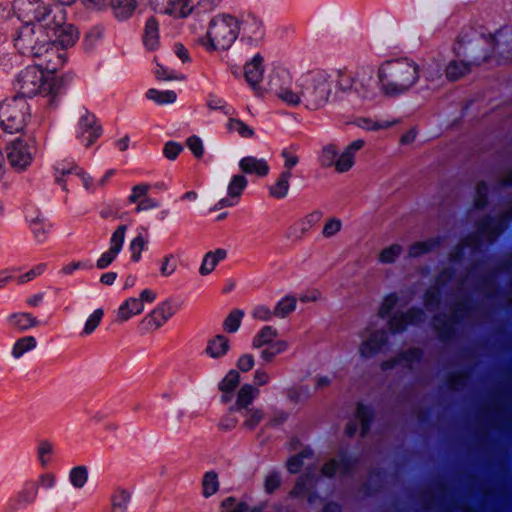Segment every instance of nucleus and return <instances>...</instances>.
Segmentation results:
<instances>
[{"label": "nucleus", "instance_id": "f8f14e48", "mask_svg": "<svg viewBox=\"0 0 512 512\" xmlns=\"http://www.w3.org/2000/svg\"><path fill=\"white\" fill-rule=\"evenodd\" d=\"M54 176L56 182L61 184L64 190L67 189V184L73 183L75 179H79L87 190L94 188L92 178L72 161L57 162Z\"/></svg>", "mask_w": 512, "mask_h": 512}, {"label": "nucleus", "instance_id": "3c124183", "mask_svg": "<svg viewBox=\"0 0 512 512\" xmlns=\"http://www.w3.org/2000/svg\"><path fill=\"white\" fill-rule=\"evenodd\" d=\"M356 72L350 73L347 71H339L337 79H334V86L336 85L339 91L348 92L354 90Z\"/></svg>", "mask_w": 512, "mask_h": 512}, {"label": "nucleus", "instance_id": "7ed1b4c3", "mask_svg": "<svg viewBox=\"0 0 512 512\" xmlns=\"http://www.w3.org/2000/svg\"><path fill=\"white\" fill-rule=\"evenodd\" d=\"M380 92L389 98L410 91L419 81L420 67L412 59L401 57L383 62L377 70Z\"/></svg>", "mask_w": 512, "mask_h": 512}, {"label": "nucleus", "instance_id": "774afa93", "mask_svg": "<svg viewBox=\"0 0 512 512\" xmlns=\"http://www.w3.org/2000/svg\"><path fill=\"white\" fill-rule=\"evenodd\" d=\"M342 229V221L339 218H328L323 226L322 235L325 238L335 236Z\"/></svg>", "mask_w": 512, "mask_h": 512}, {"label": "nucleus", "instance_id": "58836bf2", "mask_svg": "<svg viewBox=\"0 0 512 512\" xmlns=\"http://www.w3.org/2000/svg\"><path fill=\"white\" fill-rule=\"evenodd\" d=\"M278 336V331L272 326L262 327L254 336L252 341L253 348L260 349L275 342Z\"/></svg>", "mask_w": 512, "mask_h": 512}, {"label": "nucleus", "instance_id": "13d9d810", "mask_svg": "<svg viewBox=\"0 0 512 512\" xmlns=\"http://www.w3.org/2000/svg\"><path fill=\"white\" fill-rule=\"evenodd\" d=\"M240 382V375L236 370H230L219 383L221 392H234Z\"/></svg>", "mask_w": 512, "mask_h": 512}, {"label": "nucleus", "instance_id": "c756f323", "mask_svg": "<svg viewBox=\"0 0 512 512\" xmlns=\"http://www.w3.org/2000/svg\"><path fill=\"white\" fill-rule=\"evenodd\" d=\"M473 64L474 62L451 60L445 68L446 78L449 81H457L465 77L471 72Z\"/></svg>", "mask_w": 512, "mask_h": 512}, {"label": "nucleus", "instance_id": "8fccbe9b", "mask_svg": "<svg viewBox=\"0 0 512 512\" xmlns=\"http://www.w3.org/2000/svg\"><path fill=\"white\" fill-rule=\"evenodd\" d=\"M402 252L403 247L400 244L394 243L380 251L378 260L382 264H391L397 260Z\"/></svg>", "mask_w": 512, "mask_h": 512}, {"label": "nucleus", "instance_id": "20e7f679", "mask_svg": "<svg viewBox=\"0 0 512 512\" xmlns=\"http://www.w3.org/2000/svg\"><path fill=\"white\" fill-rule=\"evenodd\" d=\"M15 91L19 97H34L41 95L47 98L49 106H55L57 98L62 93V81L54 76L46 74L38 66H27L16 76L13 83Z\"/></svg>", "mask_w": 512, "mask_h": 512}, {"label": "nucleus", "instance_id": "39448f33", "mask_svg": "<svg viewBox=\"0 0 512 512\" xmlns=\"http://www.w3.org/2000/svg\"><path fill=\"white\" fill-rule=\"evenodd\" d=\"M12 9L24 23L20 30L32 27L35 30L34 34L66 20V11L62 5L42 0H14Z\"/></svg>", "mask_w": 512, "mask_h": 512}, {"label": "nucleus", "instance_id": "a878e982", "mask_svg": "<svg viewBox=\"0 0 512 512\" xmlns=\"http://www.w3.org/2000/svg\"><path fill=\"white\" fill-rule=\"evenodd\" d=\"M263 57L260 54H256L251 61L247 62L244 66V76L246 81L255 87L262 80L264 66Z\"/></svg>", "mask_w": 512, "mask_h": 512}, {"label": "nucleus", "instance_id": "423d86ee", "mask_svg": "<svg viewBox=\"0 0 512 512\" xmlns=\"http://www.w3.org/2000/svg\"><path fill=\"white\" fill-rule=\"evenodd\" d=\"M236 27L237 15L219 12L210 18L206 34L199 43L209 53L227 51L238 38Z\"/></svg>", "mask_w": 512, "mask_h": 512}, {"label": "nucleus", "instance_id": "6ab92c4d", "mask_svg": "<svg viewBox=\"0 0 512 512\" xmlns=\"http://www.w3.org/2000/svg\"><path fill=\"white\" fill-rule=\"evenodd\" d=\"M424 320V312L418 308H411L405 313H395L389 320L388 326L393 333L404 331L408 325H418Z\"/></svg>", "mask_w": 512, "mask_h": 512}, {"label": "nucleus", "instance_id": "c9c22d12", "mask_svg": "<svg viewBox=\"0 0 512 512\" xmlns=\"http://www.w3.org/2000/svg\"><path fill=\"white\" fill-rule=\"evenodd\" d=\"M292 172L282 171L276 183L269 188V194L275 199H283L288 195Z\"/></svg>", "mask_w": 512, "mask_h": 512}, {"label": "nucleus", "instance_id": "a18cd8bd", "mask_svg": "<svg viewBox=\"0 0 512 512\" xmlns=\"http://www.w3.org/2000/svg\"><path fill=\"white\" fill-rule=\"evenodd\" d=\"M69 481L76 489H81L88 481V469L84 465L73 467L69 472Z\"/></svg>", "mask_w": 512, "mask_h": 512}, {"label": "nucleus", "instance_id": "4468645a", "mask_svg": "<svg viewBox=\"0 0 512 512\" xmlns=\"http://www.w3.org/2000/svg\"><path fill=\"white\" fill-rule=\"evenodd\" d=\"M127 231L126 225H120L113 232L110 238V247L107 251L102 253L96 261V267L98 269L107 268L116 259L120 251L122 250L125 235Z\"/></svg>", "mask_w": 512, "mask_h": 512}, {"label": "nucleus", "instance_id": "1a4fd4ad", "mask_svg": "<svg viewBox=\"0 0 512 512\" xmlns=\"http://www.w3.org/2000/svg\"><path fill=\"white\" fill-rule=\"evenodd\" d=\"M236 28L241 41L251 46H258L265 37L263 19L251 11L241 12L237 16Z\"/></svg>", "mask_w": 512, "mask_h": 512}, {"label": "nucleus", "instance_id": "2eb2a0df", "mask_svg": "<svg viewBox=\"0 0 512 512\" xmlns=\"http://www.w3.org/2000/svg\"><path fill=\"white\" fill-rule=\"evenodd\" d=\"M101 133L102 129L97 124L96 117L85 112L78 122L77 138L88 148L100 137Z\"/></svg>", "mask_w": 512, "mask_h": 512}, {"label": "nucleus", "instance_id": "e2e57ef3", "mask_svg": "<svg viewBox=\"0 0 512 512\" xmlns=\"http://www.w3.org/2000/svg\"><path fill=\"white\" fill-rule=\"evenodd\" d=\"M150 189L151 185L148 183H140L134 185L131 189V194L127 198L128 202L131 204H137L139 201H141L144 197L148 195Z\"/></svg>", "mask_w": 512, "mask_h": 512}, {"label": "nucleus", "instance_id": "864d4df0", "mask_svg": "<svg viewBox=\"0 0 512 512\" xmlns=\"http://www.w3.org/2000/svg\"><path fill=\"white\" fill-rule=\"evenodd\" d=\"M226 127L230 132H236L243 138H251L254 136V130L240 119L230 118Z\"/></svg>", "mask_w": 512, "mask_h": 512}, {"label": "nucleus", "instance_id": "338daca9", "mask_svg": "<svg viewBox=\"0 0 512 512\" xmlns=\"http://www.w3.org/2000/svg\"><path fill=\"white\" fill-rule=\"evenodd\" d=\"M281 156L284 160V171H290L299 163V156L294 147H288L282 150Z\"/></svg>", "mask_w": 512, "mask_h": 512}, {"label": "nucleus", "instance_id": "5fc2aeb1", "mask_svg": "<svg viewBox=\"0 0 512 512\" xmlns=\"http://www.w3.org/2000/svg\"><path fill=\"white\" fill-rule=\"evenodd\" d=\"M421 356V351L419 349L413 348L402 354L398 359L383 362L382 368L384 370L390 369L395 366L396 362L400 361H405L410 366L413 362L418 361Z\"/></svg>", "mask_w": 512, "mask_h": 512}, {"label": "nucleus", "instance_id": "f3484780", "mask_svg": "<svg viewBox=\"0 0 512 512\" xmlns=\"http://www.w3.org/2000/svg\"><path fill=\"white\" fill-rule=\"evenodd\" d=\"M323 217V212L320 210H314L300 219H298L293 225H291L286 236L289 239H302L316 224H318Z\"/></svg>", "mask_w": 512, "mask_h": 512}, {"label": "nucleus", "instance_id": "dca6fc26", "mask_svg": "<svg viewBox=\"0 0 512 512\" xmlns=\"http://www.w3.org/2000/svg\"><path fill=\"white\" fill-rule=\"evenodd\" d=\"M353 91L363 99H375L377 91L373 72L369 67H360L357 69Z\"/></svg>", "mask_w": 512, "mask_h": 512}, {"label": "nucleus", "instance_id": "7c9ffc66", "mask_svg": "<svg viewBox=\"0 0 512 512\" xmlns=\"http://www.w3.org/2000/svg\"><path fill=\"white\" fill-rule=\"evenodd\" d=\"M229 349V339L223 335H216L208 341L205 352L209 357L218 359L225 356Z\"/></svg>", "mask_w": 512, "mask_h": 512}, {"label": "nucleus", "instance_id": "a211bd4d", "mask_svg": "<svg viewBox=\"0 0 512 512\" xmlns=\"http://www.w3.org/2000/svg\"><path fill=\"white\" fill-rule=\"evenodd\" d=\"M156 10L175 18L187 17L193 9L192 0H150Z\"/></svg>", "mask_w": 512, "mask_h": 512}, {"label": "nucleus", "instance_id": "79ce46f5", "mask_svg": "<svg viewBox=\"0 0 512 512\" xmlns=\"http://www.w3.org/2000/svg\"><path fill=\"white\" fill-rule=\"evenodd\" d=\"M288 349V343L286 340L279 339L275 342L265 346L261 350V358L265 362H272L276 356L284 353Z\"/></svg>", "mask_w": 512, "mask_h": 512}, {"label": "nucleus", "instance_id": "aec40b11", "mask_svg": "<svg viewBox=\"0 0 512 512\" xmlns=\"http://www.w3.org/2000/svg\"><path fill=\"white\" fill-rule=\"evenodd\" d=\"M365 145L366 142L363 139H356L352 141L341 154L337 155L334 165L335 170L338 173H345L349 171L355 164L357 152H359Z\"/></svg>", "mask_w": 512, "mask_h": 512}, {"label": "nucleus", "instance_id": "680f3d73", "mask_svg": "<svg viewBox=\"0 0 512 512\" xmlns=\"http://www.w3.org/2000/svg\"><path fill=\"white\" fill-rule=\"evenodd\" d=\"M245 420L243 426L247 429L253 430L264 418V413L261 409L252 408L248 409L244 414Z\"/></svg>", "mask_w": 512, "mask_h": 512}, {"label": "nucleus", "instance_id": "b1692460", "mask_svg": "<svg viewBox=\"0 0 512 512\" xmlns=\"http://www.w3.org/2000/svg\"><path fill=\"white\" fill-rule=\"evenodd\" d=\"M240 170L243 173L265 177L269 174L270 166L263 158H256L254 156L243 157L239 161Z\"/></svg>", "mask_w": 512, "mask_h": 512}, {"label": "nucleus", "instance_id": "ddd939ff", "mask_svg": "<svg viewBox=\"0 0 512 512\" xmlns=\"http://www.w3.org/2000/svg\"><path fill=\"white\" fill-rule=\"evenodd\" d=\"M359 353L364 358L379 353L388 342V333L384 329H375L373 325L367 326L361 333Z\"/></svg>", "mask_w": 512, "mask_h": 512}, {"label": "nucleus", "instance_id": "412c9836", "mask_svg": "<svg viewBox=\"0 0 512 512\" xmlns=\"http://www.w3.org/2000/svg\"><path fill=\"white\" fill-rule=\"evenodd\" d=\"M246 186L247 180L243 175H234L228 185V197L219 200L215 205V209H223L237 205Z\"/></svg>", "mask_w": 512, "mask_h": 512}, {"label": "nucleus", "instance_id": "49530a36", "mask_svg": "<svg viewBox=\"0 0 512 512\" xmlns=\"http://www.w3.org/2000/svg\"><path fill=\"white\" fill-rule=\"evenodd\" d=\"M439 245L438 239H429L427 241H419L410 245L408 249L409 257L415 258L424 255Z\"/></svg>", "mask_w": 512, "mask_h": 512}, {"label": "nucleus", "instance_id": "4be33fe9", "mask_svg": "<svg viewBox=\"0 0 512 512\" xmlns=\"http://www.w3.org/2000/svg\"><path fill=\"white\" fill-rule=\"evenodd\" d=\"M458 281L455 280V274L451 269L442 271L436 281L437 286L429 288L425 293L424 305L427 309H432L439 303V289L446 284L453 286Z\"/></svg>", "mask_w": 512, "mask_h": 512}, {"label": "nucleus", "instance_id": "69168bd1", "mask_svg": "<svg viewBox=\"0 0 512 512\" xmlns=\"http://www.w3.org/2000/svg\"><path fill=\"white\" fill-rule=\"evenodd\" d=\"M311 456H312L311 450L304 449L298 455L291 457L287 461V469L291 473H298L300 471V468L302 467V465L304 463L303 460L305 458H308V457H311Z\"/></svg>", "mask_w": 512, "mask_h": 512}, {"label": "nucleus", "instance_id": "0eeeda50", "mask_svg": "<svg viewBox=\"0 0 512 512\" xmlns=\"http://www.w3.org/2000/svg\"><path fill=\"white\" fill-rule=\"evenodd\" d=\"M29 117V105L23 97L14 96L0 104V124L8 133L22 131Z\"/></svg>", "mask_w": 512, "mask_h": 512}, {"label": "nucleus", "instance_id": "f03ea898", "mask_svg": "<svg viewBox=\"0 0 512 512\" xmlns=\"http://www.w3.org/2000/svg\"><path fill=\"white\" fill-rule=\"evenodd\" d=\"M32 27L19 30L15 38V47L23 55L44 58L46 69L56 71L66 62V54L58 50L72 47L79 38L78 30L72 25L63 23L53 24L49 29L34 34Z\"/></svg>", "mask_w": 512, "mask_h": 512}, {"label": "nucleus", "instance_id": "6e6d98bb", "mask_svg": "<svg viewBox=\"0 0 512 512\" xmlns=\"http://www.w3.org/2000/svg\"><path fill=\"white\" fill-rule=\"evenodd\" d=\"M244 316V312L239 309H235L230 312V314L226 317L223 323L224 330L228 333L236 332L240 325L242 318Z\"/></svg>", "mask_w": 512, "mask_h": 512}, {"label": "nucleus", "instance_id": "6e6552de", "mask_svg": "<svg viewBox=\"0 0 512 512\" xmlns=\"http://www.w3.org/2000/svg\"><path fill=\"white\" fill-rule=\"evenodd\" d=\"M510 220H512V208H509L497 218L488 217L479 221L477 223V235L467 237L459 249L464 246L477 249L479 242L483 240L489 243L493 242L507 228Z\"/></svg>", "mask_w": 512, "mask_h": 512}, {"label": "nucleus", "instance_id": "72a5a7b5", "mask_svg": "<svg viewBox=\"0 0 512 512\" xmlns=\"http://www.w3.org/2000/svg\"><path fill=\"white\" fill-rule=\"evenodd\" d=\"M143 42L149 50H155L159 45V23L154 17H150L146 21Z\"/></svg>", "mask_w": 512, "mask_h": 512}, {"label": "nucleus", "instance_id": "f704fd0d", "mask_svg": "<svg viewBox=\"0 0 512 512\" xmlns=\"http://www.w3.org/2000/svg\"><path fill=\"white\" fill-rule=\"evenodd\" d=\"M26 218L35 239L40 243L44 242L47 239L51 225L41 215L35 217L27 215Z\"/></svg>", "mask_w": 512, "mask_h": 512}, {"label": "nucleus", "instance_id": "4d7b16f0", "mask_svg": "<svg viewBox=\"0 0 512 512\" xmlns=\"http://www.w3.org/2000/svg\"><path fill=\"white\" fill-rule=\"evenodd\" d=\"M148 241L142 235H137L134 237L130 244L129 250L131 252V260L133 262H139L141 259L142 251H144L147 247Z\"/></svg>", "mask_w": 512, "mask_h": 512}, {"label": "nucleus", "instance_id": "ea45409f", "mask_svg": "<svg viewBox=\"0 0 512 512\" xmlns=\"http://www.w3.org/2000/svg\"><path fill=\"white\" fill-rule=\"evenodd\" d=\"M314 486L313 477L306 475L305 477H301L295 487L293 488L291 494L295 497H306L310 503L313 502L314 496L311 489Z\"/></svg>", "mask_w": 512, "mask_h": 512}, {"label": "nucleus", "instance_id": "2f4dec72", "mask_svg": "<svg viewBox=\"0 0 512 512\" xmlns=\"http://www.w3.org/2000/svg\"><path fill=\"white\" fill-rule=\"evenodd\" d=\"M144 310V305L141 303V300L137 298L131 297L128 298L117 311V321L125 322L129 320L131 317L142 313Z\"/></svg>", "mask_w": 512, "mask_h": 512}, {"label": "nucleus", "instance_id": "393cba45", "mask_svg": "<svg viewBox=\"0 0 512 512\" xmlns=\"http://www.w3.org/2000/svg\"><path fill=\"white\" fill-rule=\"evenodd\" d=\"M7 324L18 332H25L40 325V321L28 312H15L10 314Z\"/></svg>", "mask_w": 512, "mask_h": 512}, {"label": "nucleus", "instance_id": "473e14b6", "mask_svg": "<svg viewBox=\"0 0 512 512\" xmlns=\"http://www.w3.org/2000/svg\"><path fill=\"white\" fill-rule=\"evenodd\" d=\"M131 501V493L124 488L117 487L110 496V512H127Z\"/></svg>", "mask_w": 512, "mask_h": 512}, {"label": "nucleus", "instance_id": "603ef678", "mask_svg": "<svg viewBox=\"0 0 512 512\" xmlns=\"http://www.w3.org/2000/svg\"><path fill=\"white\" fill-rule=\"evenodd\" d=\"M338 155V148L335 144L325 145L320 153L319 162L322 167H332L335 165Z\"/></svg>", "mask_w": 512, "mask_h": 512}, {"label": "nucleus", "instance_id": "9d476101", "mask_svg": "<svg viewBox=\"0 0 512 512\" xmlns=\"http://www.w3.org/2000/svg\"><path fill=\"white\" fill-rule=\"evenodd\" d=\"M36 151L34 139L17 138L7 146V158L14 169L23 171L31 165Z\"/></svg>", "mask_w": 512, "mask_h": 512}, {"label": "nucleus", "instance_id": "0e129e2a", "mask_svg": "<svg viewBox=\"0 0 512 512\" xmlns=\"http://www.w3.org/2000/svg\"><path fill=\"white\" fill-rule=\"evenodd\" d=\"M398 303V296L395 293L388 294L384 297L378 315L381 318H386Z\"/></svg>", "mask_w": 512, "mask_h": 512}, {"label": "nucleus", "instance_id": "09e8293b", "mask_svg": "<svg viewBox=\"0 0 512 512\" xmlns=\"http://www.w3.org/2000/svg\"><path fill=\"white\" fill-rule=\"evenodd\" d=\"M297 300L293 296L282 298L274 308V315L278 318H284L296 309Z\"/></svg>", "mask_w": 512, "mask_h": 512}, {"label": "nucleus", "instance_id": "cd10ccee", "mask_svg": "<svg viewBox=\"0 0 512 512\" xmlns=\"http://www.w3.org/2000/svg\"><path fill=\"white\" fill-rule=\"evenodd\" d=\"M56 448L55 445L47 439L38 441L36 446L37 461L42 469L50 466L55 458Z\"/></svg>", "mask_w": 512, "mask_h": 512}, {"label": "nucleus", "instance_id": "a19ab883", "mask_svg": "<svg viewBox=\"0 0 512 512\" xmlns=\"http://www.w3.org/2000/svg\"><path fill=\"white\" fill-rule=\"evenodd\" d=\"M37 346V340L34 336H24L19 338L12 346L11 354L15 359L21 358L25 353L33 350Z\"/></svg>", "mask_w": 512, "mask_h": 512}, {"label": "nucleus", "instance_id": "4c0bfd02", "mask_svg": "<svg viewBox=\"0 0 512 512\" xmlns=\"http://www.w3.org/2000/svg\"><path fill=\"white\" fill-rule=\"evenodd\" d=\"M111 8L116 18L125 20L129 18L137 7L136 0H111Z\"/></svg>", "mask_w": 512, "mask_h": 512}, {"label": "nucleus", "instance_id": "c85d7f7f", "mask_svg": "<svg viewBox=\"0 0 512 512\" xmlns=\"http://www.w3.org/2000/svg\"><path fill=\"white\" fill-rule=\"evenodd\" d=\"M227 257V251L223 248H217L213 251L207 252L202 260L199 268V273L206 276L214 271L216 266Z\"/></svg>", "mask_w": 512, "mask_h": 512}, {"label": "nucleus", "instance_id": "e433bc0d", "mask_svg": "<svg viewBox=\"0 0 512 512\" xmlns=\"http://www.w3.org/2000/svg\"><path fill=\"white\" fill-rule=\"evenodd\" d=\"M259 395V390L251 384H244L238 391L235 403L236 410L247 408Z\"/></svg>", "mask_w": 512, "mask_h": 512}, {"label": "nucleus", "instance_id": "f257e3e1", "mask_svg": "<svg viewBox=\"0 0 512 512\" xmlns=\"http://www.w3.org/2000/svg\"><path fill=\"white\" fill-rule=\"evenodd\" d=\"M334 82L324 70L308 71L293 81L288 70L276 68L270 73L267 86L270 93L288 106L318 110L330 101Z\"/></svg>", "mask_w": 512, "mask_h": 512}, {"label": "nucleus", "instance_id": "5701e85b", "mask_svg": "<svg viewBox=\"0 0 512 512\" xmlns=\"http://www.w3.org/2000/svg\"><path fill=\"white\" fill-rule=\"evenodd\" d=\"M38 484L34 480H27L21 490L11 499L13 509L25 508L32 505L38 497Z\"/></svg>", "mask_w": 512, "mask_h": 512}, {"label": "nucleus", "instance_id": "bb28decb", "mask_svg": "<svg viewBox=\"0 0 512 512\" xmlns=\"http://www.w3.org/2000/svg\"><path fill=\"white\" fill-rule=\"evenodd\" d=\"M354 468V462L346 457L340 455L339 459H331L322 468V474L327 477H332L336 473L347 474Z\"/></svg>", "mask_w": 512, "mask_h": 512}, {"label": "nucleus", "instance_id": "bf43d9fd", "mask_svg": "<svg viewBox=\"0 0 512 512\" xmlns=\"http://www.w3.org/2000/svg\"><path fill=\"white\" fill-rule=\"evenodd\" d=\"M103 316L104 311L102 309L99 308L94 310V312L86 320L81 335L87 336L92 334L101 323Z\"/></svg>", "mask_w": 512, "mask_h": 512}, {"label": "nucleus", "instance_id": "9b49d317", "mask_svg": "<svg viewBox=\"0 0 512 512\" xmlns=\"http://www.w3.org/2000/svg\"><path fill=\"white\" fill-rule=\"evenodd\" d=\"M179 306L172 300L159 303L140 322L139 329L142 333L154 332L161 328L178 311Z\"/></svg>", "mask_w": 512, "mask_h": 512}, {"label": "nucleus", "instance_id": "052dcab7", "mask_svg": "<svg viewBox=\"0 0 512 512\" xmlns=\"http://www.w3.org/2000/svg\"><path fill=\"white\" fill-rule=\"evenodd\" d=\"M356 419L361 425V436H365L369 431V424L372 419V413L366 406L358 404L356 410Z\"/></svg>", "mask_w": 512, "mask_h": 512}, {"label": "nucleus", "instance_id": "c03bdc74", "mask_svg": "<svg viewBox=\"0 0 512 512\" xmlns=\"http://www.w3.org/2000/svg\"><path fill=\"white\" fill-rule=\"evenodd\" d=\"M396 123H397L396 121H388V120L378 121V120H373L371 118H359L356 120V125L359 128L366 130V131L385 130V129L392 127Z\"/></svg>", "mask_w": 512, "mask_h": 512}, {"label": "nucleus", "instance_id": "de8ad7c7", "mask_svg": "<svg viewBox=\"0 0 512 512\" xmlns=\"http://www.w3.org/2000/svg\"><path fill=\"white\" fill-rule=\"evenodd\" d=\"M219 489L218 475L214 471L206 472L202 479V493L208 498L214 495Z\"/></svg>", "mask_w": 512, "mask_h": 512}, {"label": "nucleus", "instance_id": "37998d69", "mask_svg": "<svg viewBox=\"0 0 512 512\" xmlns=\"http://www.w3.org/2000/svg\"><path fill=\"white\" fill-rule=\"evenodd\" d=\"M147 99L154 101L158 105L172 104L177 99V94L173 90L160 91L154 88L147 90Z\"/></svg>", "mask_w": 512, "mask_h": 512}]
</instances>
